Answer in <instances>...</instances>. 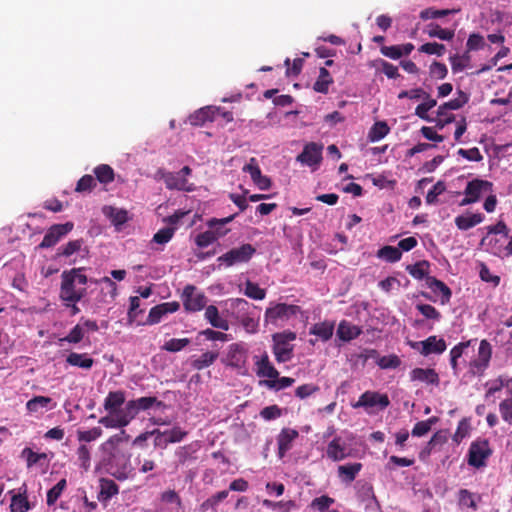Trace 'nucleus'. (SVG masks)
<instances>
[{
	"mask_svg": "<svg viewBox=\"0 0 512 512\" xmlns=\"http://www.w3.org/2000/svg\"><path fill=\"white\" fill-rule=\"evenodd\" d=\"M217 352H205L199 358L192 362V366L197 370H202L209 367L217 359Z\"/></svg>",
	"mask_w": 512,
	"mask_h": 512,
	"instance_id": "38",
	"label": "nucleus"
},
{
	"mask_svg": "<svg viewBox=\"0 0 512 512\" xmlns=\"http://www.w3.org/2000/svg\"><path fill=\"white\" fill-rule=\"evenodd\" d=\"M226 235V231H205L203 233H200L196 237V244L199 247H207L210 244H212L214 241H216L218 238Z\"/></svg>",
	"mask_w": 512,
	"mask_h": 512,
	"instance_id": "35",
	"label": "nucleus"
},
{
	"mask_svg": "<svg viewBox=\"0 0 512 512\" xmlns=\"http://www.w3.org/2000/svg\"><path fill=\"white\" fill-rule=\"evenodd\" d=\"M255 253V248L250 244H243L238 248L231 249L218 258L219 262L224 263L226 266H232L238 263H245Z\"/></svg>",
	"mask_w": 512,
	"mask_h": 512,
	"instance_id": "8",
	"label": "nucleus"
},
{
	"mask_svg": "<svg viewBox=\"0 0 512 512\" xmlns=\"http://www.w3.org/2000/svg\"><path fill=\"white\" fill-rule=\"evenodd\" d=\"M410 378L412 381H419L426 384H439V377L434 369L415 368L410 372Z\"/></svg>",
	"mask_w": 512,
	"mask_h": 512,
	"instance_id": "24",
	"label": "nucleus"
},
{
	"mask_svg": "<svg viewBox=\"0 0 512 512\" xmlns=\"http://www.w3.org/2000/svg\"><path fill=\"white\" fill-rule=\"evenodd\" d=\"M428 268L429 264L426 261H422L415 265L408 266L407 270L414 278L423 279L428 273Z\"/></svg>",
	"mask_w": 512,
	"mask_h": 512,
	"instance_id": "48",
	"label": "nucleus"
},
{
	"mask_svg": "<svg viewBox=\"0 0 512 512\" xmlns=\"http://www.w3.org/2000/svg\"><path fill=\"white\" fill-rule=\"evenodd\" d=\"M401 251L397 247L385 246L378 251V256L389 262L398 261L401 258Z\"/></svg>",
	"mask_w": 512,
	"mask_h": 512,
	"instance_id": "44",
	"label": "nucleus"
},
{
	"mask_svg": "<svg viewBox=\"0 0 512 512\" xmlns=\"http://www.w3.org/2000/svg\"><path fill=\"white\" fill-rule=\"evenodd\" d=\"M378 365L383 369L396 368L400 365V359L395 355L383 356L379 359Z\"/></svg>",
	"mask_w": 512,
	"mask_h": 512,
	"instance_id": "63",
	"label": "nucleus"
},
{
	"mask_svg": "<svg viewBox=\"0 0 512 512\" xmlns=\"http://www.w3.org/2000/svg\"><path fill=\"white\" fill-rule=\"evenodd\" d=\"M296 339V334L284 331L273 335V352L278 362H287L292 357L293 345L291 342Z\"/></svg>",
	"mask_w": 512,
	"mask_h": 512,
	"instance_id": "4",
	"label": "nucleus"
},
{
	"mask_svg": "<svg viewBox=\"0 0 512 512\" xmlns=\"http://www.w3.org/2000/svg\"><path fill=\"white\" fill-rule=\"evenodd\" d=\"M257 375L260 377L276 379L279 376L278 371L269 362L268 355L265 354L261 359L256 361Z\"/></svg>",
	"mask_w": 512,
	"mask_h": 512,
	"instance_id": "25",
	"label": "nucleus"
},
{
	"mask_svg": "<svg viewBox=\"0 0 512 512\" xmlns=\"http://www.w3.org/2000/svg\"><path fill=\"white\" fill-rule=\"evenodd\" d=\"M436 420L437 419L433 417L426 421H420L416 423L414 428L412 429V435L417 437L424 436L430 431L432 424H434Z\"/></svg>",
	"mask_w": 512,
	"mask_h": 512,
	"instance_id": "49",
	"label": "nucleus"
},
{
	"mask_svg": "<svg viewBox=\"0 0 512 512\" xmlns=\"http://www.w3.org/2000/svg\"><path fill=\"white\" fill-rule=\"evenodd\" d=\"M349 449L341 438L333 439L327 446L326 454L333 461H340L349 455Z\"/></svg>",
	"mask_w": 512,
	"mask_h": 512,
	"instance_id": "22",
	"label": "nucleus"
},
{
	"mask_svg": "<svg viewBox=\"0 0 512 512\" xmlns=\"http://www.w3.org/2000/svg\"><path fill=\"white\" fill-rule=\"evenodd\" d=\"M73 229V223L67 222L65 224H57L53 225L46 235L44 236L42 242L40 243V248H49L54 246L58 241L69 233Z\"/></svg>",
	"mask_w": 512,
	"mask_h": 512,
	"instance_id": "11",
	"label": "nucleus"
},
{
	"mask_svg": "<svg viewBox=\"0 0 512 512\" xmlns=\"http://www.w3.org/2000/svg\"><path fill=\"white\" fill-rule=\"evenodd\" d=\"M299 312V307L285 303H278L266 309L264 320L266 323L277 325L290 320Z\"/></svg>",
	"mask_w": 512,
	"mask_h": 512,
	"instance_id": "5",
	"label": "nucleus"
},
{
	"mask_svg": "<svg viewBox=\"0 0 512 512\" xmlns=\"http://www.w3.org/2000/svg\"><path fill=\"white\" fill-rule=\"evenodd\" d=\"M65 487L66 480L62 479L53 488H51L47 493V504L53 505L57 501Z\"/></svg>",
	"mask_w": 512,
	"mask_h": 512,
	"instance_id": "52",
	"label": "nucleus"
},
{
	"mask_svg": "<svg viewBox=\"0 0 512 512\" xmlns=\"http://www.w3.org/2000/svg\"><path fill=\"white\" fill-rule=\"evenodd\" d=\"M490 454L491 450L486 440L473 442L469 448L468 463L476 468L482 467Z\"/></svg>",
	"mask_w": 512,
	"mask_h": 512,
	"instance_id": "10",
	"label": "nucleus"
},
{
	"mask_svg": "<svg viewBox=\"0 0 512 512\" xmlns=\"http://www.w3.org/2000/svg\"><path fill=\"white\" fill-rule=\"evenodd\" d=\"M470 61V56L468 52L463 55H453L450 57L451 68L454 73H458L463 71Z\"/></svg>",
	"mask_w": 512,
	"mask_h": 512,
	"instance_id": "42",
	"label": "nucleus"
},
{
	"mask_svg": "<svg viewBox=\"0 0 512 512\" xmlns=\"http://www.w3.org/2000/svg\"><path fill=\"white\" fill-rule=\"evenodd\" d=\"M380 52L383 56L388 57L393 60H397L402 57V53H401L399 45L382 46L380 48Z\"/></svg>",
	"mask_w": 512,
	"mask_h": 512,
	"instance_id": "60",
	"label": "nucleus"
},
{
	"mask_svg": "<svg viewBox=\"0 0 512 512\" xmlns=\"http://www.w3.org/2000/svg\"><path fill=\"white\" fill-rule=\"evenodd\" d=\"M205 318L215 328H219L222 330H228L229 328L228 321L219 315L217 307L213 305H210L206 308Z\"/></svg>",
	"mask_w": 512,
	"mask_h": 512,
	"instance_id": "26",
	"label": "nucleus"
},
{
	"mask_svg": "<svg viewBox=\"0 0 512 512\" xmlns=\"http://www.w3.org/2000/svg\"><path fill=\"white\" fill-rule=\"evenodd\" d=\"M333 331L334 323L328 321L316 323L310 328V334L316 335L322 341L329 340L333 335Z\"/></svg>",
	"mask_w": 512,
	"mask_h": 512,
	"instance_id": "27",
	"label": "nucleus"
},
{
	"mask_svg": "<svg viewBox=\"0 0 512 512\" xmlns=\"http://www.w3.org/2000/svg\"><path fill=\"white\" fill-rule=\"evenodd\" d=\"M182 299L184 308L191 312L200 311L205 307L207 302L205 295L192 285H188L184 288Z\"/></svg>",
	"mask_w": 512,
	"mask_h": 512,
	"instance_id": "9",
	"label": "nucleus"
},
{
	"mask_svg": "<svg viewBox=\"0 0 512 512\" xmlns=\"http://www.w3.org/2000/svg\"><path fill=\"white\" fill-rule=\"evenodd\" d=\"M95 186V180L91 175L83 176L77 183L76 191L83 192L91 190Z\"/></svg>",
	"mask_w": 512,
	"mask_h": 512,
	"instance_id": "64",
	"label": "nucleus"
},
{
	"mask_svg": "<svg viewBox=\"0 0 512 512\" xmlns=\"http://www.w3.org/2000/svg\"><path fill=\"white\" fill-rule=\"evenodd\" d=\"M389 405V399L386 395L376 392H365L361 395L354 407H374L379 406L385 408Z\"/></svg>",
	"mask_w": 512,
	"mask_h": 512,
	"instance_id": "16",
	"label": "nucleus"
},
{
	"mask_svg": "<svg viewBox=\"0 0 512 512\" xmlns=\"http://www.w3.org/2000/svg\"><path fill=\"white\" fill-rule=\"evenodd\" d=\"M492 184L486 180L474 179L470 181L464 191L465 195H469L475 202H477L484 193L490 192Z\"/></svg>",
	"mask_w": 512,
	"mask_h": 512,
	"instance_id": "19",
	"label": "nucleus"
},
{
	"mask_svg": "<svg viewBox=\"0 0 512 512\" xmlns=\"http://www.w3.org/2000/svg\"><path fill=\"white\" fill-rule=\"evenodd\" d=\"M459 10L454 9H435L427 8L420 12V18L422 20L437 19L448 16L453 13H457Z\"/></svg>",
	"mask_w": 512,
	"mask_h": 512,
	"instance_id": "37",
	"label": "nucleus"
},
{
	"mask_svg": "<svg viewBox=\"0 0 512 512\" xmlns=\"http://www.w3.org/2000/svg\"><path fill=\"white\" fill-rule=\"evenodd\" d=\"M430 75L432 78L441 80L444 79L448 74L447 66L444 63L434 61L430 65Z\"/></svg>",
	"mask_w": 512,
	"mask_h": 512,
	"instance_id": "53",
	"label": "nucleus"
},
{
	"mask_svg": "<svg viewBox=\"0 0 512 512\" xmlns=\"http://www.w3.org/2000/svg\"><path fill=\"white\" fill-rule=\"evenodd\" d=\"M130 403L133 405L131 421L136 417L140 410H147L154 404H157L158 406L161 405V402H158L155 397H141L136 400H130Z\"/></svg>",
	"mask_w": 512,
	"mask_h": 512,
	"instance_id": "33",
	"label": "nucleus"
},
{
	"mask_svg": "<svg viewBox=\"0 0 512 512\" xmlns=\"http://www.w3.org/2000/svg\"><path fill=\"white\" fill-rule=\"evenodd\" d=\"M411 346L425 356L431 353L440 354L446 350L444 339L436 336H430L424 341L412 343Z\"/></svg>",
	"mask_w": 512,
	"mask_h": 512,
	"instance_id": "12",
	"label": "nucleus"
},
{
	"mask_svg": "<svg viewBox=\"0 0 512 512\" xmlns=\"http://www.w3.org/2000/svg\"><path fill=\"white\" fill-rule=\"evenodd\" d=\"M499 412L502 419L509 425H512V389L510 390V397L500 402Z\"/></svg>",
	"mask_w": 512,
	"mask_h": 512,
	"instance_id": "39",
	"label": "nucleus"
},
{
	"mask_svg": "<svg viewBox=\"0 0 512 512\" xmlns=\"http://www.w3.org/2000/svg\"><path fill=\"white\" fill-rule=\"evenodd\" d=\"M446 51L445 45L437 42H428L419 47V52L429 55L442 56Z\"/></svg>",
	"mask_w": 512,
	"mask_h": 512,
	"instance_id": "45",
	"label": "nucleus"
},
{
	"mask_svg": "<svg viewBox=\"0 0 512 512\" xmlns=\"http://www.w3.org/2000/svg\"><path fill=\"white\" fill-rule=\"evenodd\" d=\"M469 101V95L462 90L457 91V96L454 99L440 105L438 107L437 115L439 122L441 123L440 128H443L445 124L452 121L453 116L448 114L450 110H458L462 108Z\"/></svg>",
	"mask_w": 512,
	"mask_h": 512,
	"instance_id": "7",
	"label": "nucleus"
},
{
	"mask_svg": "<svg viewBox=\"0 0 512 512\" xmlns=\"http://www.w3.org/2000/svg\"><path fill=\"white\" fill-rule=\"evenodd\" d=\"M244 294L255 300H263L266 296V292L264 289L260 288L257 284L247 281L245 283Z\"/></svg>",
	"mask_w": 512,
	"mask_h": 512,
	"instance_id": "41",
	"label": "nucleus"
},
{
	"mask_svg": "<svg viewBox=\"0 0 512 512\" xmlns=\"http://www.w3.org/2000/svg\"><path fill=\"white\" fill-rule=\"evenodd\" d=\"M103 213L115 226H121L128 220L127 211L123 209L106 206L103 208Z\"/></svg>",
	"mask_w": 512,
	"mask_h": 512,
	"instance_id": "31",
	"label": "nucleus"
},
{
	"mask_svg": "<svg viewBox=\"0 0 512 512\" xmlns=\"http://www.w3.org/2000/svg\"><path fill=\"white\" fill-rule=\"evenodd\" d=\"M445 184L441 181H438L433 188L427 193L426 202L428 204H434L437 200V196L442 194L445 191Z\"/></svg>",
	"mask_w": 512,
	"mask_h": 512,
	"instance_id": "59",
	"label": "nucleus"
},
{
	"mask_svg": "<svg viewBox=\"0 0 512 512\" xmlns=\"http://www.w3.org/2000/svg\"><path fill=\"white\" fill-rule=\"evenodd\" d=\"M360 334V329L346 321H342L337 329L338 337L343 341H350Z\"/></svg>",
	"mask_w": 512,
	"mask_h": 512,
	"instance_id": "32",
	"label": "nucleus"
},
{
	"mask_svg": "<svg viewBox=\"0 0 512 512\" xmlns=\"http://www.w3.org/2000/svg\"><path fill=\"white\" fill-rule=\"evenodd\" d=\"M66 362L71 366L79 367L85 370H89L94 364V360L88 357L87 354L76 352L70 353L66 358Z\"/></svg>",
	"mask_w": 512,
	"mask_h": 512,
	"instance_id": "28",
	"label": "nucleus"
},
{
	"mask_svg": "<svg viewBox=\"0 0 512 512\" xmlns=\"http://www.w3.org/2000/svg\"><path fill=\"white\" fill-rule=\"evenodd\" d=\"M485 40L484 37L478 33H472L469 35L468 40L466 42L467 52L480 50L484 47Z\"/></svg>",
	"mask_w": 512,
	"mask_h": 512,
	"instance_id": "50",
	"label": "nucleus"
},
{
	"mask_svg": "<svg viewBox=\"0 0 512 512\" xmlns=\"http://www.w3.org/2000/svg\"><path fill=\"white\" fill-rule=\"evenodd\" d=\"M87 277L81 269H72L63 272L60 289V298L69 303H77L86 293Z\"/></svg>",
	"mask_w": 512,
	"mask_h": 512,
	"instance_id": "2",
	"label": "nucleus"
},
{
	"mask_svg": "<svg viewBox=\"0 0 512 512\" xmlns=\"http://www.w3.org/2000/svg\"><path fill=\"white\" fill-rule=\"evenodd\" d=\"M246 362V350L242 344L234 343L229 345L226 363L232 367H242Z\"/></svg>",
	"mask_w": 512,
	"mask_h": 512,
	"instance_id": "18",
	"label": "nucleus"
},
{
	"mask_svg": "<svg viewBox=\"0 0 512 512\" xmlns=\"http://www.w3.org/2000/svg\"><path fill=\"white\" fill-rule=\"evenodd\" d=\"M298 437V432L294 429H283L278 436V454L284 457L285 453L291 449L292 442Z\"/></svg>",
	"mask_w": 512,
	"mask_h": 512,
	"instance_id": "23",
	"label": "nucleus"
},
{
	"mask_svg": "<svg viewBox=\"0 0 512 512\" xmlns=\"http://www.w3.org/2000/svg\"><path fill=\"white\" fill-rule=\"evenodd\" d=\"M97 179L101 183H109L114 179L113 169L106 164H101L94 169Z\"/></svg>",
	"mask_w": 512,
	"mask_h": 512,
	"instance_id": "40",
	"label": "nucleus"
},
{
	"mask_svg": "<svg viewBox=\"0 0 512 512\" xmlns=\"http://www.w3.org/2000/svg\"><path fill=\"white\" fill-rule=\"evenodd\" d=\"M492 355V348L487 340H482L479 344L476 358L472 361L474 373H482L489 365Z\"/></svg>",
	"mask_w": 512,
	"mask_h": 512,
	"instance_id": "13",
	"label": "nucleus"
},
{
	"mask_svg": "<svg viewBox=\"0 0 512 512\" xmlns=\"http://www.w3.org/2000/svg\"><path fill=\"white\" fill-rule=\"evenodd\" d=\"M233 113L225 111L221 107L209 105L202 107L192 113L188 122L191 126L198 127L208 124H215L217 126H224L233 121Z\"/></svg>",
	"mask_w": 512,
	"mask_h": 512,
	"instance_id": "3",
	"label": "nucleus"
},
{
	"mask_svg": "<svg viewBox=\"0 0 512 512\" xmlns=\"http://www.w3.org/2000/svg\"><path fill=\"white\" fill-rule=\"evenodd\" d=\"M427 34L431 38H439L441 40L450 41L453 39L455 33L454 30L444 29L440 25L431 23L427 26Z\"/></svg>",
	"mask_w": 512,
	"mask_h": 512,
	"instance_id": "34",
	"label": "nucleus"
},
{
	"mask_svg": "<svg viewBox=\"0 0 512 512\" xmlns=\"http://www.w3.org/2000/svg\"><path fill=\"white\" fill-rule=\"evenodd\" d=\"M427 284L433 292L440 293L442 295V303L449 301L451 297V290L442 281H439L435 278H429L427 280Z\"/></svg>",
	"mask_w": 512,
	"mask_h": 512,
	"instance_id": "36",
	"label": "nucleus"
},
{
	"mask_svg": "<svg viewBox=\"0 0 512 512\" xmlns=\"http://www.w3.org/2000/svg\"><path fill=\"white\" fill-rule=\"evenodd\" d=\"M55 406L53 400L46 396H35L26 403V409L31 414H42Z\"/></svg>",
	"mask_w": 512,
	"mask_h": 512,
	"instance_id": "21",
	"label": "nucleus"
},
{
	"mask_svg": "<svg viewBox=\"0 0 512 512\" xmlns=\"http://www.w3.org/2000/svg\"><path fill=\"white\" fill-rule=\"evenodd\" d=\"M104 409L107 415L99 419V423L106 428H123L131 422L133 405L130 401L125 403V395L121 391L109 392L104 400Z\"/></svg>",
	"mask_w": 512,
	"mask_h": 512,
	"instance_id": "1",
	"label": "nucleus"
},
{
	"mask_svg": "<svg viewBox=\"0 0 512 512\" xmlns=\"http://www.w3.org/2000/svg\"><path fill=\"white\" fill-rule=\"evenodd\" d=\"M190 340L188 338L182 339H170L166 341L163 345V349L169 352H178L189 345Z\"/></svg>",
	"mask_w": 512,
	"mask_h": 512,
	"instance_id": "47",
	"label": "nucleus"
},
{
	"mask_svg": "<svg viewBox=\"0 0 512 512\" xmlns=\"http://www.w3.org/2000/svg\"><path fill=\"white\" fill-rule=\"evenodd\" d=\"M322 146L316 143L307 144L297 160L308 166H317L321 161Z\"/></svg>",
	"mask_w": 512,
	"mask_h": 512,
	"instance_id": "15",
	"label": "nucleus"
},
{
	"mask_svg": "<svg viewBox=\"0 0 512 512\" xmlns=\"http://www.w3.org/2000/svg\"><path fill=\"white\" fill-rule=\"evenodd\" d=\"M159 174L169 189L186 191L192 190V186L188 183V180L183 175H181V173L159 172Z\"/></svg>",
	"mask_w": 512,
	"mask_h": 512,
	"instance_id": "20",
	"label": "nucleus"
},
{
	"mask_svg": "<svg viewBox=\"0 0 512 512\" xmlns=\"http://www.w3.org/2000/svg\"><path fill=\"white\" fill-rule=\"evenodd\" d=\"M377 63H379L381 65V71L389 78V79H396L397 77L400 76L399 72H398V67L383 60V59H380L378 61H376Z\"/></svg>",
	"mask_w": 512,
	"mask_h": 512,
	"instance_id": "57",
	"label": "nucleus"
},
{
	"mask_svg": "<svg viewBox=\"0 0 512 512\" xmlns=\"http://www.w3.org/2000/svg\"><path fill=\"white\" fill-rule=\"evenodd\" d=\"M437 104L436 100L426 95L424 101L416 107L415 113L422 119H428L427 113Z\"/></svg>",
	"mask_w": 512,
	"mask_h": 512,
	"instance_id": "46",
	"label": "nucleus"
},
{
	"mask_svg": "<svg viewBox=\"0 0 512 512\" xmlns=\"http://www.w3.org/2000/svg\"><path fill=\"white\" fill-rule=\"evenodd\" d=\"M459 503L462 506L470 507L476 509V502L474 499V495L468 490H460L459 492Z\"/></svg>",
	"mask_w": 512,
	"mask_h": 512,
	"instance_id": "61",
	"label": "nucleus"
},
{
	"mask_svg": "<svg viewBox=\"0 0 512 512\" xmlns=\"http://www.w3.org/2000/svg\"><path fill=\"white\" fill-rule=\"evenodd\" d=\"M102 434V430L99 427H94L87 431H78V440L82 442H91L99 438Z\"/></svg>",
	"mask_w": 512,
	"mask_h": 512,
	"instance_id": "54",
	"label": "nucleus"
},
{
	"mask_svg": "<svg viewBox=\"0 0 512 512\" xmlns=\"http://www.w3.org/2000/svg\"><path fill=\"white\" fill-rule=\"evenodd\" d=\"M483 221V215L480 213L471 215H461L455 218V224L460 230H468Z\"/></svg>",
	"mask_w": 512,
	"mask_h": 512,
	"instance_id": "30",
	"label": "nucleus"
},
{
	"mask_svg": "<svg viewBox=\"0 0 512 512\" xmlns=\"http://www.w3.org/2000/svg\"><path fill=\"white\" fill-rule=\"evenodd\" d=\"M284 63H285V66L287 67V70H286L287 76H298L302 71L304 61L301 58H295L292 62V67H290V59L289 58H287Z\"/></svg>",
	"mask_w": 512,
	"mask_h": 512,
	"instance_id": "56",
	"label": "nucleus"
},
{
	"mask_svg": "<svg viewBox=\"0 0 512 512\" xmlns=\"http://www.w3.org/2000/svg\"><path fill=\"white\" fill-rule=\"evenodd\" d=\"M333 83L329 71L325 67H321L319 70V76L313 85V89L316 92L326 94L329 90V86Z\"/></svg>",
	"mask_w": 512,
	"mask_h": 512,
	"instance_id": "29",
	"label": "nucleus"
},
{
	"mask_svg": "<svg viewBox=\"0 0 512 512\" xmlns=\"http://www.w3.org/2000/svg\"><path fill=\"white\" fill-rule=\"evenodd\" d=\"M28 502L25 497L21 495H14L11 500V512H26L28 510Z\"/></svg>",
	"mask_w": 512,
	"mask_h": 512,
	"instance_id": "55",
	"label": "nucleus"
},
{
	"mask_svg": "<svg viewBox=\"0 0 512 512\" xmlns=\"http://www.w3.org/2000/svg\"><path fill=\"white\" fill-rule=\"evenodd\" d=\"M165 432L167 433L168 441L170 443L180 442L187 435V432L178 426H175L170 430H165Z\"/></svg>",
	"mask_w": 512,
	"mask_h": 512,
	"instance_id": "62",
	"label": "nucleus"
},
{
	"mask_svg": "<svg viewBox=\"0 0 512 512\" xmlns=\"http://www.w3.org/2000/svg\"><path fill=\"white\" fill-rule=\"evenodd\" d=\"M129 435L125 430H121L118 434L111 436L101 445L102 451L107 456L109 463H117L124 453L121 450V444L129 441Z\"/></svg>",
	"mask_w": 512,
	"mask_h": 512,
	"instance_id": "6",
	"label": "nucleus"
},
{
	"mask_svg": "<svg viewBox=\"0 0 512 512\" xmlns=\"http://www.w3.org/2000/svg\"><path fill=\"white\" fill-rule=\"evenodd\" d=\"M243 171L250 174L252 181L260 190H268L270 188L271 181L268 177L262 175L255 158L250 159L243 167Z\"/></svg>",
	"mask_w": 512,
	"mask_h": 512,
	"instance_id": "14",
	"label": "nucleus"
},
{
	"mask_svg": "<svg viewBox=\"0 0 512 512\" xmlns=\"http://www.w3.org/2000/svg\"><path fill=\"white\" fill-rule=\"evenodd\" d=\"M84 334H85V329L82 325L80 324H77L70 332L67 336H65L64 338L60 339V341H67L69 343H73V344H76V343H79L83 337H84Z\"/></svg>",
	"mask_w": 512,
	"mask_h": 512,
	"instance_id": "51",
	"label": "nucleus"
},
{
	"mask_svg": "<svg viewBox=\"0 0 512 512\" xmlns=\"http://www.w3.org/2000/svg\"><path fill=\"white\" fill-rule=\"evenodd\" d=\"M178 302H166L153 307L148 315V324H157L161 321L162 317L168 313H174L179 309Z\"/></svg>",
	"mask_w": 512,
	"mask_h": 512,
	"instance_id": "17",
	"label": "nucleus"
},
{
	"mask_svg": "<svg viewBox=\"0 0 512 512\" xmlns=\"http://www.w3.org/2000/svg\"><path fill=\"white\" fill-rule=\"evenodd\" d=\"M361 464L355 463L350 465H341L338 467V473L341 477H343L346 481L354 480L356 474L360 471Z\"/></svg>",
	"mask_w": 512,
	"mask_h": 512,
	"instance_id": "43",
	"label": "nucleus"
},
{
	"mask_svg": "<svg viewBox=\"0 0 512 512\" xmlns=\"http://www.w3.org/2000/svg\"><path fill=\"white\" fill-rule=\"evenodd\" d=\"M174 229L171 227H165L160 229L153 237V241L158 244H165L172 238Z\"/></svg>",
	"mask_w": 512,
	"mask_h": 512,
	"instance_id": "58",
	"label": "nucleus"
}]
</instances>
